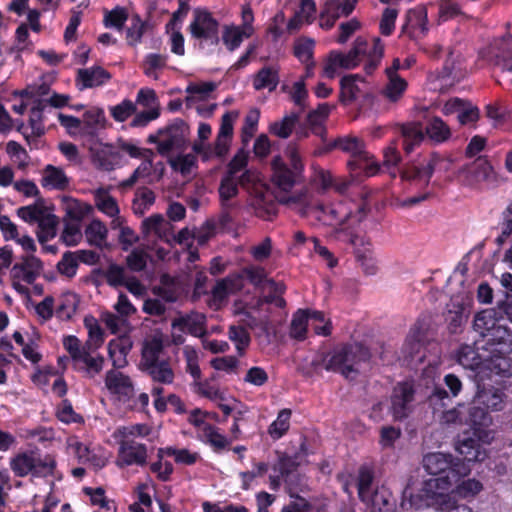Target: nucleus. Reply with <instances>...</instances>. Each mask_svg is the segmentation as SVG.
<instances>
[{
    "mask_svg": "<svg viewBox=\"0 0 512 512\" xmlns=\"http://www.w3.org/2000/svg\"><path fill=\"white\" fill-rule=\"evenodd\" d=\"M298 119V113L287 114L280 121L273 122L269 127V131L277 137L288 138L298 122Z\"/></svg>",
    "mask_w": 512,
    "mask_h": 512,
    "instance_id": "48",
    "label": "nucleus"
},
{
    "mask_svg": "<svg viewBox=\"0 0 512 512\" xmlns=\"http://www.w3.org/2000/svg\"><path fill=\"white\" fill-rule=\"evenodd\" d=\"M368 499H361L369 508V512H392L393 504L390 501L391 495L384 487L376 489L368 494Z\"/></svg>",
    "mask_w": 512,
    "mask_h": 512,
    "instance_id": "33",
    "label": "nucleus"
},
{
    "mask_svg": "<svg viewBox=\"0 0 512 512\" xmlns=\"http://www.w3.org/2000/svg\"><path fill=\"white\" fill-rule=\"evenodd\" d=\"M103 275L106 282L112 287L123 286L128 278L126 269L116 263H110Z\"/></svg>",
    "mask_w": 512,
    "mask_h": 512,
    "instance_id": "60",
    "label": "nucleus"
},
{
    "mask_svg": "<svg viewBox=\"0 0 512 512\" xmlns=\"http://www.w3.org/2000/svg\"><path fill=\"white\" fill-rule=\"evenodd\" d=\"M425 130L430 139L438 143L447 140L451 135L449 127L439 117L432 118Z\"/></svg>",
    "mask_w": 512,
    "mask_h": 512,
    "instance_id": "51",
    "label": "nucleus"
},
{
    "mask_svg": "<svg viewBox=\"0 0 512 512\" xmlns=\"http://www.w3.org/2000/svg\"><path fill=\"white\" fill-rule=\"evenodd\" d=\"M423 467L431 475H449L453 483L460 477L470 473V468L464 461L454 458L451 454L434 452L423 458Z\"/></svg>",
    "mask_w": 512,
    "mask_h": 512,
    "instance_id": "5",
    "label": "nucleus"
},
{
    "mask_svg": "<svg viewBox=\"0 0 512 512\" xmlns=\"http://www.w3.org/2000/svg\"><path fill=\"white\" fill-rule=\"evenodd\" d=\"M310 216L315 217L318 221L326 225L343 226L352 216V212L343 203L327 206L322 203L314 202L311 207Z\"/></svg>",
    "mask_w": 512,
    "mask_h": 512,
    "instance_id": "12",
    "label": "nucleus"
},
{
    "mask_svg": "<svg viewBox=\"0 0 512 512\" xmlns=\"http://www.w3.org/2000/svg\"><path fill=\"white\" fill-rule=\"evenodd\" d=\"M155 202V194L146 187L137 189L132 203L133 212L143 215Z\"/></svg>",
    "mask_w": 512,
    "mask_h": 512,
    "instance_id": "50",
    "label": "nucleus"
},
{
    "mask_svg": "<svg viewBox=\"0 0 512 512\" xmlns=\"http://www.w3.org/2000/svg\"><path fill=\"white\" fill-rule=\"evenodd\" d=\"M500 322L497 318V312L495 309H485L476 314L474 318V329L482 337L486 338L487 334L490 333Z\"/></svg>",
    "mask_w": 512,
    "mask_h": 512,
    "instance_id": "37",
    "label": "nucleus"
},
{
    "mask_svg": "<svg viewBox=\"0 0 512 512\" xmlns=\"http://www.w3.org/2000/svg\"><path fill=\"white\" fill-rule=\"evenodd\" d=\"M367 51V41L358 37L354 41L353 48L346 54L338 51L330 52L327 62L324 66V75L328 78H334L338 68L350 70L358 66L360 56L365 55Z\"/></svg>",
    "mask_w": 512,
    "mask_h": 512,
    "instance_id": "7",
    "label": "nucleus"
},
{
    "mask_svg": "<svg viewBox=\"0 0 512 512\" xmlns=\"http://www.w3.org/2000/svg\"><path fill=\"white\" fill-rule=\"evenodd\" d=\"M17 215L29 224H38L37 237L40 243L56 236L58 218L42 203L22 206L17 209Z\"/></svg>",
    "mask_w": 512,
    "mask_h": 512,
    "instance_id": "2",
    "label": "nucleus"
},
{
    "mask_svg": "<svg viewBox=\"0 0 512 512\" xmlns=\"http://www.w3.org/2000/svg\"><path fill=\"white\" fill-rule=\"evenodd\" d=\"M151 433V428L146 424H133L119 427L116 431L119 440L136 441L135 437H145Z\"/></svg>",
    "mask_w": 512,
    "mask_h": 512,
    "instance_id": "59",
    "label": "nucleus"
},
{
    "mask_svg": "<svg viewBox=\"0 0 512 512\" xmlns=\"http://www.w3.org/2000/svg\"><path fill=\"white\" fill-rule=\"evenodd\" d=\"M105 387L120 401L127 402L134 397L135 388L131 377L120 369L108 370L104 379Z\"/></svg>",
    "mask_w": 512,
    "mask_h": 512,
    "instance_id": "13",
    "label": "nucleus"
},
{
    "mask_svg": "<svg viewBox=\"0 0 512 512\" xmlns=\"http://www.w3.org/2000/svg\"><path fill=\"white\" fill-rule=\"evenodd\" d=\"M494 54L499 63L507 72H512V37L497 41L494 45Z\"/></svg>",
    "mask_w": 512,
    "mask_h": 512,
    "instance_id": "46",
    "label": "nucleus"
},
{
    "mask_svg": "<svg viewBox=\"0 0 512 512\" xmlns=\"http://www.w3.org/2000/svg\"><path fill=\"white\" fill-rule=\"evenodd\" d=\"M61 239L67 246H75L82 239L80 222L65 220L64 230Z\"/></svg>",
    "mask_w": 512,
    "mask_h": 512,
    "instance_id": "64",
    "label": "nucleus"
},
{
    "mask_svg": "<svg viewBox=\"0 0 512 512\" xmlns=\"http://www.w3.org/2000/svg\"><path fill=\"white\" fill-rule=\"evenodd\" d=\"M271 166L273 170L272 180L280 189V193L290 191L298 175L289 169L279 156L272 160Z\"/></svg>",
    "mask_w": 512,
    "mask_h": 512,
    "instance_id": "27",
    "label": "nucleus"
},
{
    "mask_svg": "<svg viewBox=\"0 0 512 512\" xmlns=\"http://www.w3.org/2000/svg\"><path fill=\"white\" fill-rule=\"evenodd\" d=\"M362 81L358 75H348L341 80V97L343 101H353L362 92L357 81Z\"/></svg>",
    "mask_w": 512,
    "mask_h": 512,
    "instance_id": "54",
    "label": "nucleus"
},
{
    "mask_svg": "<svg viewBox=\"0 0 512 512\" xmlns=\"http://www.w3.org/2000/svg\"><path fill=\"white\" fill-rule=\"evenodd\" d=\"M164 455L173 456L177 463L185 465L194 464L198 458L197 453H191L187 449H175L172 447L158 450V458H163Z\"/></svg>",
    "mask_w": 512,
    "mask_h": 512,
    "instance_id": "58",
    "label": "nucleus"
},
{
    "mask_svg": "<svg viewBox=\"0 0 512 512\" xmlns=\"http://www.w3.org/2000/svg\"><path fill=\"white\" fill-rule=\"evenodd\" d=\"M148 453L145 444L138 441L119 440L116 465L119 468L126 466H144L147 463Z\"/></svg>",
    "mask_w": 512,
    "mask_h": 512,
    "instance_id": "11",
    "label": "nucleus"
},
{
    "mask_svg": "<svg viewBox=\"0 0 512 512\" xmlns=\"http://www.w3.org/2000/svg\"><path fill=\"white\" fill-rule=\"evenodd\" d=\"M141 230L146 237L154 234L160 240L170 242L173 225L161 214H154L142 221Z\"/></svg>",
    "mask_w": 512,
    "mask_h": 512,
    "instance_id": "23",
    "label": "nucleus"
},
{
    "mask_svg": "<svg viewBox=\"0 0 512 512\" xmlns=\"http://www.w3.org/2000/svg\"><path fill=\"white\" fill-rule=\"evenodd\" d=\"M474 404L480 405L486 410L500 411L505 405V394L502 389L494 386H479L474 397Z\"/></svg>",
    "mask_w": 512,
    "mask_h": 512,
    "instance_id": "21",
    "label": "nucleus"
},
{
    "mask_svg": "<svg viewBox=\"0 0 512 512\" xmlns=\"http://www.w3.org/2000/svg\"><path fill=\"white\" fill-rule=\"evenodd\" d=\"M187 132V126L183 120L177 119L163 129H160L162 140L157 151L161 155H167L171 151L180 148Z\"/></svg>",
    "mask_w": 512,
    "mask_h": 512,
    "instance_id": "14",
    "label": "nucleus"
},
{
    "mask_svg": "<svg viewBox=\"0 0 512 512\" xmlns=\"http://www.w3.org/2000/svg\"><path fill=\"white\" fill-rule=\"evenodd\" d=\"M287 192H282L276 195L279 203L287 205L288 207L297 211L301 216H310L311 207L314 202L309 192L304 189L292 195H287Z\"/></svg>",
    "mask_w": 512,
    "mask_h": 512,
    "instance_id": "24",
    "label": "nucleus"
},
{
    "mask_svg": "<svg viewBox=\"0 0 512 512\" xmlns=\"http://www.w3.org/2000/svg\"><path fill=\"white\" fill-rule=\"evenodd\" d=\"M466 72L462 69L460 63L456 61L452 57V53H450L449 58L446 61V64L443 68L441 76H439V80L442 82L439 86L440 90H444L452 85L455 82L460 81L465 77Z\"/></svg>",
    "mask_w": 512,
    "mask_h": 512,
    "instance_id": "34",
    "label": "nucleus"
},
{
    "mask_svg": "<svg viewBox=\"0 0 512 512\" xmlns=\"http://www.w3.org/2000/svg\"><path fill=\"white\" fill-rule=\"evenodd\" d=\"M472 173L478 182H486L489 185L497 183V175L492 165L484 158H479L473 163Z\"/></svg>",
    "mask_w": 512,
    "mask_h": 512,
    "instance_id": "44",
    "label": "nucleus"
},
{
    "mask_svg": "<svg viewBox=\"0 0 512 512\" xmlns=\"http://www.w3.org/2000/svg\"><path fill=\"white\" fill-rule=\"evenodd\" d=\"M278 83V70L271 66L263 67L253 79V87L256 90L268 89L269 91H273Z\"/></svg>",
    "mask_w": 512,
    "mask_h": 512,
    "instance_id": "40",
    "label": "nucleus"
},
{
    "mask_svg": "<svg viewBox=\"0 0 512 512\" xmlns=\"http://www.w3.org/2000/svg\"><path fill=\"white\" fill-rule=\"evenodd\" d=\"M457 449L467 462L483 461L486 458V452L474 439L462 441Z\"/></svg>",
    "mask_w": 512,
    "mask_h": 512,
    "instance_id": "49",
    "label": "nucleus"
},
{
    "mask_svg": "<svg viewBox=\"0 0 512 512\" xmlns=\"http://www.w3.org/2000/svg\"><path fill=\"white\" fill-rule=\"evenodd\" d=\"M428 30L427 9L424 6H418L409 10L402 32L408 34L412 39H420L428 33Z\"/></svg>",
    "mask_w": 512,
    "mask_h": 512,
    "instance_id": "18",
    "label": "nucleus"
},
{
    "mask_svg": "<svg viewBox=\"0 0 512 512\" xmlns=\"http://www.w3.org/2000/svg\"><path fill=\"white\" fill-rule=\"evenodd\" d=\"M370 359V353L362 344L354 343L334 349L326 355L316 354L310 361L312 371L324 368L327 371L340 373L345 378L354 379L363 364Z\"/></svg>",
    "mask_w": 512,
    "mask_h": 512,
    "instance_id": "1",
    "label": "nucleus"
},
{
    "mask_svg": "<svg viewBox=\"0 0 512 512\" xmlns=\"http://www.w3.org/2000/svg\"><path fill=\"white\" fill-rule=\"evenodd\" d=\"M374 472L372 468L363 465L359 468L357 478L358 495L360 499H368V494L373 492L376 487L373 486Z\"/></svg>",
    "mask_w": 512,
    "mask_h": 512,
    "instance_id": "47",
    "label": "nucleus"
},
{
    "mask_svg": "<svg viewBox=\"0 0 512 512\" xmlns=\"http://www.w3.org/2000/svg\"><path fill=\"white\" fill-rule=\"evenodd\" d=\"M276 294L259 297L256 300L246 303L242 307L236 309V314L241 316V323L252 329L260 330L262 333H268L270 330L269 313L254 315V312L259 308L275 302Z\"/></svg>",
    "mask_w": 512,
    "mask_h": 512,
    "instance_id": "8",
    "label": "nucleus"
},
{
    "mask_svg": "<svg viewBox=\"0 0 512 512\" xmlns=\"http://www.w3.org/2000/svg\"><path fill=\"white\" fill-rule=\"evenodd\" d=\"M216 84L213 82L191 83L186 87V105L193 107L198 102L204 101L214 91Z\"/></svg>",
    "mask_w": 512,
    "mask_h": 512,
    "instance_id": "36",
    "label": "nucleus"
},
{
    "mask_svg": "<svg viewBox=\"0 0 512 512\" xmlns=\"http://www.w3.org/2000/svg\"><path fill=\"white\" fill-rule=\"evenodd\" d=\"M415 390L410 382L398 383L392 390L388 412L395 421L406 419L414 408Z\"/></svg>",
    "mask_w": 512,
    "mask_h": 512,
    "instance_id": "9",
    "label": "nucleus"
},
{
    "mask_svg": "<svg viewBox=\"0 0 512 512\" xmlns=\"http://www.w3.org/2000/svg\"><path fill=\"white\" fill-rule=\"evenodd\" d=\"M206 322L207 319L204 314L194 312L175 318L171 326L174 330L187 331L195 337L203 338L207 333Z\"/></svg>",
    "mask_w": 512,
    "mask_h": 512,
    "instance_id": "20",
    "label": "nucleus"
},
{
    "mask_svg": "<svg viewBox=\"0 0 512 512\" xmlns=\"http://www.w3.org/2000/svg\"><path fill=\"white\" fill-rule=\"evenodd\" d=\"M41 186L49 190H66L70 185V179L61 167L46 165L41 172Z\"/></svg>",
    "mask_w": 512,
    "mask_h": 512,
    "instance_id": "26",
    "label": "nucleus"
},
{
    "mask_svg": "<svg viewBox=\"0 0 512 512\" xmlns=\"http://www.w3.org/2000/svg\"><path fill=\"white\" fill-rule=\"evenodd\" d=\"M332 147L349 153L353 159L348 162L352 170H361L366 176H373L379 170V164L366 150L364 143L356 137H343L334 141Z\"/></svg>",
    "mask_w": 512,
    "mask_h": 512,
    "instance_id": "3",
    "label": "nucleus"
},
{
    "mask_svg": "<svg viewBox=\"0 0 512 512\" xmlns=\"http://www.w3.org/2000/svg\"><path fill=\"white\" fill-rule=\"evenodd\" d=\"M61 205L65 218H69L70 221L81 222L94 211L92 205L67 195L61 197Z\"/></svg>",
    "mask_w": 512,
    "mask_h": 512,
    "instance_id": "30",
    "label": "nucleus"
},
{
    "mask_svg": "<svg viewBox=\"0 0 512 512\" xmlns=\"http://www.w3.org/2000/svg\"><path fill=\"white\" fill-rule=\"evenodd\" d=\"M199 437L210 444L215 450L224 449L230 444V441L219 432V429L212 425L207 427Z\"/></svg>",
    "mask_w": 512,
    "mask_h": 512,
    "instance_id": "63",
    "label": "nucleus"
},
{
    "mask_svg": "<svg viewBox=\"0 0 512 512\" xmlns=\"http://www.w3.org/2000/svg\"><path fill=\"white\" fill-rule=\"evenodd\" d=\"M95 206L106 216L112 220L116 218H122L120 216V209L116 199L110 195L105 188H98L94 192Z\"/></svg>",
    "mask_w": 512,
    "mask_h": 512,
    "instance_id": "32",
    "label": "nucleus"
},
{
    "mask_svg": "<svg viewBox=\"0 0 512 512\" xmlns=\"http://www.w3.org/2000/svg\"><path fill=\"white\" fill-rule=\"evenodd\" d=\"M153 381L162 384H171L174 380V372L170 364L166 361H161L142 368Z\"/></svg>",
    "mask_w": 512,
    "mask_h": 512,
    "instance_id": "42",
    "label": "nucleus"
},
{
    "mask_svg": "<svg viewBox=\"0 0 512 512\" xmlns=\"http://www.w3.org/2000/svg\"><path fill=\"white\" fill-rule=\"evenodd\" d=\"M79 299L74 293L64 294L58 304L56 313L61 319H70L76 312Z\"/></svg>",
    "mask_w": 512,
    "mask_h": 512,
    "instance_id": "55",
    "label": "nucleus"
},
{
    "mask_svg": "<svg viewBox=\"0 0 512 512\" xmlns=\"http://www.w3.org/2000/svg\"><path fill=\"white\" fill-rule=\"evenodd\" d=\"M36 455L20 454L11 462V468L17 476L23 477L29 473L34 475Z\"/></svg>",
    "mask_w": 512,
    "mask_h": 512,
    "instance_id": "52",
    "label": "nucleus"
},
{
    "mask_svg": "<svg viewBox=\"0 0 512 512\" xmlns=\"http://www.w3.org/2000/svg\"><path fill=\"white\" fill-rule=\"evenodd\" d=\"M486 343L494 346L498 354H506L512 351V330L502 323H499L490 333L487 334Z\"/></svg>",
    "mask_w": 512,
    "mask_h": 512,
    "instance_id": "29",
    "label": "nucleus"
},
{
    "mask_svg": "<svg viewBox=\"0 0 512 512\" xmlns=\"http://www.w3.org/2000/svg\"><path fill=\"white\" fill-rule=\"evenodd\" d=\"M441 158L438 154H431L428 159L422 162H412L408 164L402 171L401 177L404 180L415 182L419 185L428 186L436 165Z\"/></svg>",
    "mask_w": 512,
    "mask_h": 512,
    "instance_id": "10",
    "label": "nucleus"
},
{
    "mask_svg": "<svg viewBox=\"0 0 512 512\" xmlns=\"http://www.w3.org/2000/svg\"><path fill=\"white\" fill-rule=\"evenodd\" d=\"M291 411L283 409L278 413L276 420L269 426L268 433L274 439L281 438L289 429Z\"/></svg>",
    "mask_w": 512,
    "mask_h": 512,
    "instance_id": "56",
    "label": "nucleus"
},
{
    "mask_svg": "<svg viewBox=\"0 0 512 512\" xmlns=\"http://www.w3.org/2000/svg\"><path fill=\"white\" fill-rule=\"evenodd\" d=\"M42 271V262L33 254L21 258L10 271L11 279L20 278L26 284H32Z\"/></svg>",
    "mask_w": 512,
    "mask_h": 512,
    "instance_id": "19",
    "label": "nucleus"
},
{
    "mask_svg": "<svg viewBox=\"0 0 512 512\" xmlns=\"http://www.w3.org/2000/svg\"><path fill=\"white\" fill-rule=\"evenodd\" d=\"M148 23L143 21L138 14L131 18V25L127 28L126 39L129 45L135 46L141 42L143 34L148 29Z\"/></svg>",
    "mask_w": 512,
    "mask_h": 512,
    "instance_id": "53",
    "label": "nucleus"
},
{
    "mask_svg": "<svg viewBox=\"0 0 512 512\" xmlns=\"http://www.w3.org/2000/svg\"><path fill=\"white\" fill-rule=\"evenodd\" d=\"M63 345L73 361V367L83 373L85 377L93 379L103 370L104 357L79 349L76 336L65 337Z\"/></svg>",
    "mask_w": 512,
    "mask_h": 512,
    "instance_id": "6",
    "label": "nucleus"
},
{
    "mask_svg": "<svg viewBox=\"0 0 512 512\" xmlns=\"http://www.w3.org/2000/svg\"><path fill=\"white\" fill-rule=\"evenodd\" d=\"M232 139L217 135L213 145L195 143L194 151L199 154L203 160L208 161L213 158L223 160L229 152Z\"/></svg>",
    "mask_w": 512,
    "mask_h": 512,
    "instance_id": "25",
    "label": "nucleus"
},
{
    "mask_svg": "<svg viewBox=\"0 0 512 512\" xmlns=\"http://www.w3.org/2000/svg\"><path fill=\"white\" fill-rule=\"evenodd\" d=\"M253 207L255 214L264 220H270L276 214L274 202L262 194L256 196L253 201Z\"/></svg>",
    "mask_w": 512,
    "mask_h": 512,
    "instance_id": "61",
    "label": "nucleus"
},
{
    "mask_svg": "<svg viewBox=\"0 0 512 512\" xmlns=\"http://www.w3.org/2000/svg\"><path fill=\"white\" fill-rule=\"evenodd\" d=\"M132 348V341L129 337L121 336L108 343V355L114 369L124 368L127 364V355Z\"/></svg>",
    "mask_w": 512,
    "mask_h": 512,
    "instance_id": "28",
    "label": "nucleus"
},
{
    "mask_svg": "<svg viewBox=\"0 0 512 512\" xmlns=\"http://www.w3.org/2000/svg\"><path fill=\"white\" fill-rule=\"evenodd\" d=\"M324 321V314L319 311L298 310L292 318L290 336L296 340H304L309 322Z\"/></svg>",
    "mask_w": 512,
    "mask_h": 512,
    "instance_id": "22",
    "label": "nucleus"
},
{
    "mask_svg": "<svg viewBox=\"0 0 512 512\" xmlns=\"http://www.w3.org/2000/svg\"><path fill=\"white\" fill-rule=\"evenodd\" d=\"M485 408L478 406H465L464 425L471 427L475 435L484 442L489 443L492 440L489 432L483 429L490 426L492 419Z\"/></svg>",
    "mask_w": 512,
    "mask_h": 512,
    "instance_id": "16",
    "label": "nucleus"
},
{
    "mask_svg": "<svg viewBox=\"0 0 512 512\" xmlns=\"http://www.w3.org/2000/svg\"><path fill=\"white\" fill-rule=\"evenodd\" d=\"M163 341L161 336H153L149 339H147L144 342L143 348H142V359H141V366L142 368L158 363L159 361V355L163 350Z\"/></svg>",
    "mask_w": 512,
    "mask_h": 512,
    "instance_id": "38",
    "label": "nucleus"
},
{
    "mask_svg": "<svg viewBox=\"0 0 512 512\" xmlns=\"http://www.w3.org/2000/svg\"><path fill=\"white\" fill-rule=\"evenodd\" d=\"M110 78V73L100 66L79 69L77 72V80L81 83L80 89L101 86Z\"/></svg>",
    "mask_w": 512,
    "mask_h": 512,
    "instance_id": "31",
    "label": "nucleus"
},
{
    "mask_svg": "<svg viewBox=\"0 0 512 512\" xmlns=\"http://www.w3.org/2000/svg\"><path fill=\"white\" fill-rule=\"evenodd\" d=\"M111 228L119 231L118 241L123 251H128L139 241V236L132 228L125 225V219L123 217L112 220Z\"/></svg>",
    "mask_w": 512,
    "mask_h": 512,
    "instance_id": "39",
    "label": "nucleus"
},
{
    "mask_svg": "<svg viewBox=\"0 0 512 512\" xmlns=\"http://www.w3.org/2000/svg\"><path fill=\"white\" fill-rule=\"evenodd\" d=\"M452 485L453 480L449 475L425 480L417 493L410 494V504L417 509L432 505L439 507L440 501L449 496L445 492L448 491Z\"/></svg>",
    "mask_w": 512,
    "mask_h": 512,
    "instance_id": "4",
    "label": "nucleus"
},
{
    "mask_svg": "<svg viewBox=\"0 0 512 512\" xmlns=\"http://www.w3.org/2000/svg\"><path fill=\"white\" fill-rule=\"evenodd\" d=\"M423 329L419 325H415L409 332L402 350L403 353L410 358L418 355L423 346Z\"/></svg>",
    "mask_w": 512,
    "mask_h": 512,
    "instance_id": "43",
    "label": "nucleus"
},
{
    "mask_svg": "<svg viewBox=\"0 0 512 512\" xmlns=\"http://www.w3.org/2000/svg\"><path fill=\"white\" fill-rule=\"evenodd\" d=\"M400 68L401 62L398 58H395L392 65L385 69L387 83L382 90V95L389 102L399 101L407 89L406 80L398 73Z\"/></svg>",
    "mask_w": 512,
    "mask_h": 512,
    "instance_id": "15",
    "label": "nucleus"
},
{
    "mask_svg": "<svg viewBox=\"0 0 512 512\" xmlns=\"http://www.w3.org/2000/svg\"><path fill=\"white\" fill-rule=\"evenodd\" d=\"M401 134L404 138L403 147L406 153H411L415 146L419 145L424 139L423 129L419 123L402 126Z\"/></svg>",
    "mask_w": 512,
    "mask_h": 512,
    "instance_id": "41",
    "label": "nucleus"
},
{
    "mask_svg": "<svg viewBox=\"0 0 512 512\" xmlns=\"http://www.w3.org/2000/svg\"><path fill=\"white\" fill-rule=\"evenodd\" d=\"M128 19V12L124 7L116 6L110 11H105L103 23L107 28L121 30Z\"/></svg>",
    "mask_w": 512,
    "mask_h": 512,
    "instance_id": "57",
    "label": "nucleus"
},
{
    "mask_svg": "<svg viewBox=\"0 0 512 512\" xmlns=\"http://www.w3.org/2000/svg\"><path fill=\"white\" fill-rule=\"evenodd\" d=\"M85 237L90 245L97 248L107 246L108 229L99 219H93L85 228Z\"/></svg>",
    "mask_w": 512,
    "mask_h": 512,
    "instance_id": "35",
    "label": "nucleus"
},
{
    "mask_svg": "<svg viewBox=\"0 0 512 512\" xmlns=\"http://www.w3.org/2000/svg\"><path fill=\"white\" fill-rule=\"evenodd\" d=\"M218 26V22L209 12L195 10L194 20L190 24V31L195 38L217 41Z\"/></svg>",
    "mask_w": 512,
    "mask_h": 512,
    "instance_id": "17",
    "label": "nucleus"
},
{
    "mask_svg": "<svg viewBox=\"0 0 512 512\" xmlns=\"http://www.w3.org/2000/svg\"><path fill=\"white\" fill-rule=\"evenodd\" d=\"M357 0L326 1L323 7V15H333L334 18L347 17L355 9Z\"/></svg>",
    "mask_w": 512,
    "mask_h": 512,
    "instance_id": "45",
    "label": "nucleus"
},
{
    "mask_svg": "<svg viewBox=\"0 0 512 512\" xmlns=\"http://www.w3.org/2000/svg\"><path fill=\"white\" fill-rule=\"evenodd\" d=\"M238 194V186L233 177L226 176L222 179L219 187V195L222 206L224 208H230L232 204L230 200Z\"/></svg>",
    "mask_w": 512,
    "mask_h": 512,
    "instance_id": "62",
    "label": "nucleus"
}]
</instances>
